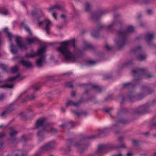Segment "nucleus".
<instances>
[{
	"mask_svg": "<svg viewBox=\"0 0 156 156\" xmlns=\"http://www.w3.org/2000/svg\"><path fill=\"white\" fill-rule=\"evenodd\" d=\"M61 46L57 48V51L62 54L66 60L74 61L75 56L71 53L68 47L70 45H71L75 48V45L74 40L70 41H64L60 43Z\"/></svg>",
	"mask_w": 156,
	"mask_h": 156,
	"instance_id": "nucleus-1",
	"label": "nucleus"
},
{
	"mask_svg": "<svg viewBox=\"0 0 156 156\" xmlns=\"http://www.w3.org/2000/svg\"><path fill=\"white\" fill-rule=\"evenodd\" d=\"M133 31V27L132 26H129L125 31L120 30L118 32V38L115 40V42L119 49H121L125 44L128 34Z\"/></svg>",
	"mask_w": 156,
	"mask_h": 156,
	"instance_id": "nucleus-2",
	"label": "nucleus"
},
{
	"mask_svg": "<svg viewBox=\"0 0 156 156\" xmlns=\"http://www.w3.org/2000/svg\"><path fill=\"white\" fill-rule=\"evenodd\" d=\"M21 37L20 36H16V37L15 42L16 45L21 50H27V45H31L33 44H37L40 43V41L36 37L31 38H27L26 40L27 41V44H25L22 43Z\"/></svg>",
	"mask_w": 156,
	"mask_h": 156,
	"instance_id": "nucleus-3",
	"label": "nucleus"
},
{
	"mask_svg": "<svg viewBox=\"0 0 156 156\" xmlns=\"http://www.w3.org/2000/svg\"><path fill=\"white\" fill-rule=\"evenodd\" d=\"M119 23H120L119 21H114L108 27L102 25H100L98 27V30L92 32L91 35L92 37H94L98 38L99 35V32L101 30L105 29L107 30H110L114 26Z\"/></svg>",
	"mask_w": 156,
	"mask_h": 156,
	"instance_id": "nucleus-4",
	"label": "nucleus"
},
{
	"mask_svg": "<svg viewBox=\"0 0 156 156\" xmlns=\"http://www.w3.org/2000/svg\"><path fill=\"white\" fill-rule=\"evenodd\" d=\"M109 147L105 144L98 145L97 150L94 153L90 154L89 156H102L107 152V150Z\"/></svg>",
	"mask_w": 156,
	"mask_h": 156,
	"instance_id": "nucleus-5",
	"label": "nucleus"
},
{
	"mask_svg": "<svg viewBox=\"0 0 156 156\" xmlns=\"http://www.w3.org/2000/svg\"><path fill=\"white\" fill-rule=\"evenodd\" d=\"M37 20L38 22L37 25L39 27L42 26H44V29L46 33L49 34V30L50 27L51 26V22L48 19H44L42 21H40L38 18H37Z\"/></svg>",
	"mask_w": 156,
	"mask_h": 156,
	"instance_id": "nucleus-6",
	"label": "nucleus"
},
{
	"mask_svg": "<svg viewBox=\"0 0 156 156\" xmlns=\"http://www.w3.org/2000/svg\"><path fill=\"white\" fill-rule=\"evenodd\" d=\"M56 144L54 141H50L41 147L40 148L41 152H44L49 151L55 148Z\"/></svg>",
	"mask_w": 156,
	"mask_h": 156,
	"instance_id": "nucleus-7",
	"label": "nucleus"
},
{
	"mask_svg": "<svg viewBox=\"0 0 156 156\" xmlns=\"http://www.w3.org/2000/svg\"><path fill=\"white\" fill-rule=\"evenodd\" d=\"M54 123H48L43 126V129L45 131L51 132L52 134H56L58 133L59 131L57 129L52 127L51 126L54 125Z\"/></svg>",
	"mask_w": 156,
	"mask_h": 156,
	"instance_id": "nucleus-8",
	"label": "nucleus"
},
{
	"mask_svg": "<svg viewBox=\"0 0 156 156\" xmlns=\"http://www.w3.org/2000/svg\"><path fill=\"white\" fill-rule=\"evenodd\" d=\"M144 97V96L142 94H140L138 95H135L133 92H130L128 95V98L129 101H132L141 100Z\"/></svg>",
	"mask_w": 156,
	"mask_h": 156,
	"instance_id": "nucleus-9",
	"label": "nucleus"
},
{
	"mask_svg": "<svg viewBox=\"0 0 156 156\" xmlns=\"http://www.w3.org/2000/svg\"><path fill=\"white\" fill-rule=\"evenodd\" d=\"M108 12L106 10H100L98 12L92 13L91 15L92 19L95 21L98 20L101 16Z\"/></svg>",
	"mask_w": 156,
	"mask_h": 156,
	"instance_id": "nucleus-10",
	"label": "nucleus"
},
{
	"mask_svg": "<svg viewBox=\"0 0 156 156\" xmlns=\"http://www.w3.org/2000/svg\"><path fill=\"white\" fill-rule=\"evenodd\" d=\"M110 131L109 129L105 128L103 129H99L98 133L95 135H92L87 138V139H91L98 138L102 135H105L108 134Z\"/></svg>",
	"mask_w": 156,
	"mask_h": 156,
	"instance_id": "nucleus-11",
	"label": "nucleus"
},
{
	"mask_svg": "<svg viewBox=\"0 0 156 156\" xmlns=\"http://www.w3.org/2000/svg\"><path fill=\"white\" fill-rule=\"evenodd\" d=\"M150 106H147V105H143L138 108H135L133 111V113L135 114L139 115L144 113L147 109Z\"/></svg>",
	"mask_w": 156,
	"mask_h": 156,
	"instance_id": "nucleus-12",
	"label": "nucleus"
},
{
	"mask_svg": "<svg viewBox=\"0 0 156 156\" xmlns=\"http://www.w3.org/2000/svg\"><path fill=\"white\" fill-rule=\"evenodd\" d=\"M73 146L79 148L80 150L81 153L82 151L87 148L88 145H86L85 142L82 140H80L79 142L75 143L73 144Z\"/></svg>",
	"mask_w": 156,
	"mask_h": 156,
	"instance_id": "nucleus-13",
	"label": "nucleus"
},
{
	"mask_svg": "<svg viewBox=\"0 0 156 156\" xmlns=\"http://www.w3.org/2000/svg\"><path fill=\"white\" fill-rule=\"evenodd\" d=\"M83 102H84V100L83 98L80 99L78 101L76 102H75L71 100H69L66 103V106L68 107L73 105L76 107H78Z\"/></svg>",
	"mask_w": 156,
	"mask_h": 156,
	"instance_id": "nucleus-14",
	"label": "nucleus"
},
{
	"mask_svg": "<svg viewBox=\"0 0 156 156\" xmlns=\"http://www.w3.org/2000/svg\"><path fill=\"white\" fill-rule=\"evenodd\" d=\"M45 58L44 56L42 55L40 56L37 59L36 62V65L39 68L42 67L43 64L46 62Z\"/></svg>",
	"mask_w": 156,
	"mask_h": 156,
	"instance_id": "nucleus-15",
	"label": "nucleus"
},
{
	"mask_svg": "<svg viewBox=\"0 0 156 156\" xmlns=\"http://www.w3.org/2000/svg\"><path fill=\"white\" fill-rule=\"evenodd\" d=\"M147 69H138L136 70H133L132 71V73L133 76L136 75H143L147 72Z\"/></svg>",
	"mask_w": 156,
	"mask_h": 156,
	"instance_id": "nucleus-16",
	"label": "nucleus"
},
{
	"mask_svg": "<svg viewBox=\"0 0 156 156\" xmlns=\"http://www.w3.org/2000/svg\"><path fill=\"white\" fill-rule=\"evenodd\" d=\"M83 51L88 49L93 50L94 49V47L91 44L85 41H83Z\"/></svg>",
	"mask_w": 156,
	"mask_h": 156,
	"instance_id": "nucleus-17",
	"label": "nucleus"
},
{
	"mask_svg": "<svg viewBox=\"0 0 156 156\" xmlns=\"http://www.w3.org/2000/svg\"><path fill=\"white\" fill-rule=\"evenodd\" d=\"M10 135L11 137V140L14 141L16 140L15 136L18 133V131L14 129L12 127H11L9 128Z\"/></svg>",
	"mask_w": 156,
	"mask_h": 156,
	"instance_id": "nucleus-18",
	"label": "nucleus"
},
{
	"mask_svg": "<svg viewBox=\"0 0 156 156\" xmlns=\"http://www.w3.org/2000/svg\"><path fill=\"white\" fill-rule=\"evenodd\" d=\"M154 34L153 33H147L145 36V38L147 42L150 44L151 41L154 39Z\"/></svg>",
	"mask_w": 156,
	"mask_h": 156,
	"instance_id": "nucleus-19",
	"label": "nucleus"
},
{
	"mask_svg": "<svg viewBox=\"0 0 156 156\" xmlns=\"http://www.w3.org/2000/svg\"><path fill=\"white\" fill-rule=\"evenodd\" d=\"M45 120L44 118H41L36 121L35 124V127L38 128L44 125Z\"/></svg>",
	"mask_w": 156,
	"mask_h": 156,
	"instance_id": "nucleus-20",
	"label": "nucleus"
},
{
	"mask_svg": "<svg viewBox=\"0 0 156 156\" xmlns=\"http://www.w3.org/2000/svg\"><path fill=\"white\" fill-rule=\"evenodd\" d=\"M44 130L43 128V129L38 130L37 132V136L39 137V140L40 142L44 140V138L43 137V135L44 134Z\"/></svg>",
	"mask_w": 156,
	"mask_h": 156,
	"instance_id": "nucleus-21",
	"label": "nucleus"
},
{
	"mask_svg": "<svg viewBox=\"0 0 156 156\" xmlns=\"http://www.w3.org/2000/svg\"><path fill=\"white\" fill-rule=\"evenodd\" d=\"M57 9L63 11H65V9L62 6L58 5H55L49 9V10L51 12L54 11V9Z\"/></svg>",
	"mask_w": 156,
	"mask_h": 156,
	"instance_id": "nucleus-22",
	"label": "nucleus"
},
{
	"mask_svg": "<svg viewBox=\"0 0 156 156\" xmlns=\"http://www.w3.org/2000/svg\"><path fill=\"white\" fill-rule=\"evenodd\" d=\"M46 51V48L44 47H42L41 48L37 50V53H35L37 55H40V56L42 55H44L45 57V55L44 53Z\"/></svg>",
	"mask_w": 156,
	"mask_h": 156,
	"instance_id": "nucleus-23",
	"label": "nucleus"
},
{
	"mask_svg": "<svg viewBox=\"0 0 156 156\" xmlns=\"http://www.w3.org/2000/svg\"><path fill=\"white\" fill-rule=\"evenodd\" d=\"M20 63L27 67H30L32 66V64L30 62L24 60L23 58H22L20 60Z\"/></svg>",
	"mask_w": 156,
	"mask_h": 156,
	"instance_id": "nucleus-24",
	"label": "nucleus"
},
{
	"mask_svg": "<svg viewBox=\"0 0 156 156\" xmlns=\"http://www.w3.org/2000/svg\"><path fill=\"white\" fill-rule=\"evenodd\" d=\"M73 122H70L66 124H62L60 126V127L62 128H64L65 127H67L68 129L71 128L73 125Z\"/></svg>",
	"mask_w": 156,
	"mask_h": 156,
	"instance_id": "nucleus-25",
	"label": "nucleus"
},
{
	"mask_svg": "<svg viewBox=\"0 0 156 156\" xmlns=\"http://www.w3.org/2000/svg\"><path fill=\"white\" fill-rule=\"evenodd\" d=\"M0 82H1L0 81ZM13 87L14 85L12 82L6 84L1 86H0V87H1L2 88H8L10 89L12 88Z\"/></svg>",
	"mask_w": 156,
	"mask_h": 156,
	"instance_id": "nucleus-26",
	"label": "nucleus"
},
{
	"mask_svg": "<svg viewBox=\"0 0 156 156\" xmlns=\"http://www.w3.org/2000/svg\"><path fill=\"white\" fill-rule=\"evenodd\" d=\"M127 110L126 109L121 110L118 112L117 114V116L118 118H119L120 117L123 116L127 112Z\"/></svg>",
	"mask_w": 156,
	"mask_h": 156,
	"instance_id": "nucleus-27",
	"label": "nucleus"
},
{
	"mask_svg": "<svg viewBox=\"0 0 156 156\" xmlns=\"http://www.w3.org/2000/svg\"><path fill=\"white\" fill-rule=\"evenodd\" d=\"M21 26L29 33L30 35L32 34V33L30 31V28L27 26L24 22H22L21 24Z\"/></svg>",
	"mask_w": 156,
	"mask_h": 156,
	"instance_id": "nucleus-28",
	"label": "nucleus"
},
{
	"mask_svg": "<svg viewBox=\"0 0 156 156\" xmlns=\"http://www.w3.org/2000/svg\"><path fill=\"white\" fill-rule=\"evenodd\" d=\"M147 55L144 54H140L138 55L137 58V59L140 61H143L146 59Z\"/></svg>",
	"mask_w": 156,
	"mask_h": 156,
	"instance_id": "nucleus-29",
	"label": "nucleus"
},
{
	"mask_svg": "<svg viewBox=\"0 0 156 156\" xmlns=\"http://www.w3.org/2000/svg\"><path fill=\"white\" fill-rule=\"evenodd\" d=\"M72 140L70 139H69L68 140V145L67 146L66 150H64V151L66 152V154H68L69 153V152L70 150L69 149V145H70L72 143Z\"/></svg>",
	"mask_w": 156,
	"mask_h": 156,
	"instance_id": "nucleus-30",
	"label": "nucleus"
},
{
	"mask_svg": "<svg viewBox=\"0 0 156 156\" xmlns=\"http://www.w3.org/2000/svg\"><path fill=\"white\" fill-rule=\"evenodd\" d=\"M91 86L96 91L101 93L102 91V89L101 87L98 85L96 84H93Z\"/></svg>",
	"mask_w": 156,
	"mask_h": 156,
	"instance_id": "nucleus-31",
	"label": "nucleus"
},
{
	"mask_svg": "<svg viewBox=\"0 0 156 156\" xmlns=\"http://www.w3.org/2000/svg\"><path fill=\"white\" fill-rule=\"evenodd\" d=\"M16 46L14 45L12 43L10 45L11 51L13 54H16L17 52V50L16 49Z\"/></svg>",
	"mask_w": 156,
	"mask_h": 156,
	"instance_id": "nucleus-32",
	"label": "nucleus"
},
{
	"mask_svg": "<svg viewBox=\"0 0 156 156\" xmlns=\"http://www.w3.org/2000/svg\"><path fill=\"white\" fill-rule=\"evenodd\" d=\"M36 56V54L35 53H27L25 55V57L26 58H30L34 57Z\"/></svg>",
	"mask_w": 156,
	"mask_h": 156,
	"instance_id": "nucleus-33",
	"label": "nucleus"
},
{
	"mask_svg": "<svg viewBox=\"0 0 156 156\" xmlns=\"http://www.w3.org/2000/svg\"><path fill=\"white\" fill-rule=\"evenodd\" d=\"M27 153L22 151H20L16 154V156H26Z\"/></svg>",
	"mask_w": 156,
	"mask_h": 156,
	"instance_id": "nucleus-34",
	"label": "nucleus"
},
{
	"mask_svg": "<svg viewBox=\"0 0 156 156\" xmlns=\"http://www.w3.org/2000/svg\"><path fill=\"white\" fill-rule=\"evenodd\" d=\"M142 88L143 90H144V89L146 90L147 91L148 94H151L154 91L153 90L145 86H143L142 87Z\"/></svg>",
	"mask_w": 156,
	"mask_h": 156,
	"instance_id": "nucleus-35",
	"label": "nucleus"
},
{
	"mask_svg": "<svg viewBox=\"0 0 156 156\" xmlns=\"http://www.w3.org/2000/svg\"><path fill=\"white\" fill-rule=\"evenodd\" d=\"M20 76V74H18L16 76L13 77H11L8 78L7 80V81H15L17 78L19 77Z\"/></svg>",
	"mask_w": 156,
	"mask_h": 156,
	"instance_id": "nucleus-36",
	"label": "nucleus"
},
{
	"mask_svg": "<svg viewBox=\"0 0 156 156\" xmlns=\"http://www.w3.org/2000/svg\"><path fill=\"white\" fill-rule=\"evenodd\" d=\"M18 70V67L17 66H14L11 68V72L13 73H16Z\"/></svg>",
	"mask_w": 156,
	"mask_h": 156,
	"instance_id": "nucleus-37",
	"label": "nucleus"
},
{
	"mask_svg": "<svg viewBox=\"0 0 156 156\" xmlns=\"http://www.w3.org/2000/svg\"><path fill=\"white\" fill-rule=\"evenodd\" d=\"M6 109L9 113L14 110V108L13 105V104L10 105L7 107Z\"/></svg>",
	"mask_w": 156,
	"mask_h": 156,
	"instance_id": "nucleus-38",
	"label": "nucleus"
},
{
	"mask_svg": "<svg viewBox=\"0 0 156 156\" xmlns=\"http://www.w3.org/2000/svg\"><path fill=\"white\" fill-rule=\"evenodd\" d=\"M128 122V120L124 119H119L117 121V122L118 123H121L122 124H126Z\"/></svg>",
	"mask_w": 156,
	"mask_h": 156,
	"instance_id": "nucleus-39",
	"label": "nucleus"
},
{
	"mask_svg": "<svg viewBox=\"0 0 156 156\" xmlns=\"http://www.w3.org/2000/svg\"><path fill=\"white\" fill-rule=\"evenodd\" d=\"M141 47L140 46H138L135 49L132 50V51L134 53H140L141 51Z\"/></svg>",
	"mask_w": 156,
	"mask_h": 156,
	"instance_id": "nucleus-40",
	"label": "nucleus"
},
{
	"mask_svg": "<svg viewBox=\"0 0 156 156\" xmlns=\"http://www.w3.org/2000/svg\"><path fill=\"white\" fill-rule=\"evenodd\" d=\"M91 7L90 4L88 2H87L85 6L86 11L88 12H89L91 9Z\"/></svg>",
	"mask_w": 156,
	"mask_h": 156,
	"instance_id": "nucleus-41",
	"label": "nucleus"
},
{
	"mask_svg": "<svg viewBox=\"0 0 156 156\" xmlns=\"http://www.w3.org/2000/svg\"><path fill=\"white\" fill-rule=\"evenodd\" d=\"M65 86L72 88L73 87V83L72 82H69L66 83H65Z\"/></svg>",
	"mask_w": 156,
	"mask_h": 156,
	"instance_id": "nucleus-42",
	"label": "nucleus"
},
{
	"mask_svg": "<svg viewBox=\"0 0 156 156\" xmlns=\"http://www.w3.org/2000/svg\"><path fill=\"white\" fill-rule=\"evenodd\" d=\"M123 87L126 88H129L130 87L133 88L134 86L130 83H127L123 84Z\"/></svg>",
	"mask_w": 156,
	"mask_h": 156,
	"instance_id": "nucleus-43",
	"label": "nucleus"
},
{
	"mask_svg": "<svg viewBox=\"0 0 156 156\" xmlns=\"http://www.w3.org/2000/svg\"><path fill=\"white\" fill-rule=\"evenodd\" d=\"M114 148L118 149L120 148H126V147L125 144L124 143H122L121 144L120 146H114Z\"/></svg>",
	"mask_w": 156,
	"mask_h": 156,
	"instance_id": "nucleus-44",
	"label": "nucleus"
},
{
	"mask_svg": "<svg viewBox=\"0 0 156 156\" xmlns=\"http://www.w3.org/2000/svg\"><path fill=\"white\" fill-rule=\"evenodd\" d=\"M0 68L5 71H6L7 67L5 65L2 64H0Z\"/></svg>",
	"mask_w": 156,
	"mask_h": 156,
	"instance_id": "nucleus-45",
	"label": "nucleus"
},
{
	"mask_svg": "<svg viewBox=\"0 0 156 156\" xmlns=\"http://www.w3.org/2000/svg\"><path fill=\"white\" fill-rule=\"evenodd\" d=\"M36 97V96L35 95L31 94L30 95L27 96V98L30 100H32L34 99Z\"/></svg>",
	"mask_w": 156,
	"mask_h": 156,
	"instance_id": "nucleus-46",
	"label": "nucleus"
},
{
	"mask_svg": "<svg viewBox=\"0 0 156 156\" xmlns=\"http://www.w3.org/2000/svg\"><path fill=\"white\" fill-rule=\"evenodd\" d=\"M9 113V112H8L7 109H6L5 111H4L1 113V117H4L7 115Z\"/></svg>",
	"mask_w": 156,
	"mask_h": 156,
	"instance_id": "nucleus-47",
	"label": "nucleus"
},
{
	"mask_svg": "<svg viewBox=\"0 0 156 156\" xmlns=\"http://www.w3.org/2000/svg\"><path fill=\"white\" fill-rule=\"evenodd\" d=\"M39 14V12L37 10H34L31 12V15L33 16H34Z\"/></svg>",
	"mask_w": 156,
	"mask_h": 156,
	"instance_id": "nucleus-48",
	"label": "nucleus"
},
{
	"mask_svg": "<svg viewBox=\"0 0 156 156\" xmlns=\"http://www.w3.org/2000/svg\"><path fill=\"white\" fill-rule=\"evenodd\" d=\"M7 34V36L8 38L9 39V40L10 42H12V35L11 33H10L8 32Z\"/></svg>",
	"mask_w": 156,
	"mask_h": 156,
	"instance_id": "nucleus-49",
	"label": "nucleus"
},
{
	"mask_svg": "<svg viewBox=\"0 0 156 156\" xmlns=\"http://www.w3.org/2000/svg\"><path fill=\"white\" fill-rule=\"evenodd\" d=\"M27 139L25 135H23L21 136V140L23 142H26Z\"/></svg>",
	"mask_w": 156,
	"mask_h": 156,
	"instance_id": "nucleus-50",
	"label": "nucleus"
},
{
	"mask_svg": "<svg viewBox=\"0 0 156 156\" xmlns=\"http://www.w3.org/2000/svg\"><path fill=\"white\" fill-rule=\"evenodd\" d=\"M73 112L76 114L77 115L78 117H80L82 116L81 112H79L77 111H73Z\"/></svg>",
	"mask_w": 156,
	"mask_h": 156,
	"instance_id": "nucleus-51",
	"label": "nucleus"
},
{
	"mask_svg": "<svg viewBox=\"0 0 156 156\" xmlns=\"http://www.w3.org/2000/svg\"><path fill=\"white\" fill-rule=\"evenodd\" d=\"M133 145L134 146H137L138 145V142L137 140H133L132 141Z\"/></svg>",
	"mask_w": 156,
	"mask_h": 156,
	"instance_id": "nucleus-52",
	"label": "nucleus"
},
{
	"mask_svg": "<svg viewBox=\"0 0 156 156\" xmlns=\"http://www.w3.org/2000/svg\"><path fill=\"white\" fill-rule=\"evenodd\" d=\"M33 88L34 90H39V87L37 85H34L33 86Z\"/></svg>",
	"mask_w": 156,
	"mask_h": 156,
	"instance_id": "nucleus-53",
	"label": "nucleus"
},
{
	"mask_svg": "<svg viewBox=\"0 0 156 156\" xmlns=\"http://www.w3.org/2000/svg\"><path fill=\"white\" fill-rule=\"evenodd\" d=\"M0 14H2L4 15H7L8 14V11L5 10L4 11H1L0 10Z\"/></svg>",
	"mask_w": 156,
	"mask_h": 156,
	"instance_id": "nucleus-54",
	"label": "nucleus"
},
{
	"mask_svg": "<svg viewBox=\"0 0 156 156\" xmlns=\"http://www.w3.org/2000/svg\"><path fill=\"white\" fill-rule=\"evenodd\" d=\"M105 48L108 50H110L112 49L111 47L107 44H106Z\"/></svg>",
	"mask_w": 156,
	"mask_h": 156,
	"instance_id": "nucleus-55",
	"label": "nucleus"
},
{
	"mask_svg": "<svg viewBox=\"0 0 156 156\" xmlns=\"http://www.w3.org/2000/svg\"><path fill=\"white\" fill-rule=\"evenodd\" d=\"M112 108H105L104 109V111L106 112H109L112 109Z\"/></svg>",
	"mask_w": 156,
	"mask_h": 156,
	"instance_id": "nucleus-56",
	"label": "nucleus"
},
{
	"mask_svg": "<svg viewBox=\"0 0 156 156\" xmlns=\"http://www.w3.org/2000/svg\"><path fill=\"white\" fill-rule=\"evenodd\" d=\"M154 77V76L151 74H147L146 75L145 77L146 78H150Z\"/></svg>",
	"mask_w": 156,
	"mask_h": 156,
	"instance_id": "nucleus-57",
	"label": "nucleus"
},
{
	"mask_svg": "<svg viewBox=\"0 0 156 156\" xmlns=\"http://www.w3.org/2000/svg\"><path fill=\"white\" fill-rule=\"evenodd\" d=\"M63 19V20L65 22L66 21V16L64 14H62L60 16Z\"/></svg>",
	"mask_w": 156,
	"mask_h": 156,
	"instance_id": "nucleus-58",
	"label": "nucleus"
},
{
	"mask_svg": "<svg viewBox=\"0 0 156 156\" xmlns=\"http://www.w3.org/2000/svg\"><path fill=\"white\" fill-rule=\"evenodd\" d=\"M20 116L23 118H24L26 116V115L23 112H22L20 114Z\"/></svg>",
	"mask_w": 156,
	"mask_h": 156,
	"instance_id": "nucleus-59",
	"label": "nucleus"
},
{
	"mask_svg": "<svg viewBox=\"0 0 156 156\" xmlns=\"http://www.w3.org/2000/svg\"><path fill=\"white\" fill-rule=\"evenodd\" d=\"M88 62L91 65H93L95 64L96 63V62L93 60L89 61Z\"/></svg>",
	"mask_w": 156,
	"mask_h": 156,
	"instance_id": "nucleus-60",
	"label": "nucleus"
},
{
	"mask_svg": "<svg viewBox=\"0 0 156 156\" xmlns=\"http://www.w3.org/2000/svg\"><path fill=\"white\" fill-rule=\"evenodd\" d=\"M5 136V134L4 133L2 132L0 133V138H1L4 137Z\"/></svg>",
	"mask_w": 156,
	"mask_h": 156,
	"instance_id": "nucleus-61",
	"label": "nucleus"
},
{
	"mask_svg": "<svg viewBox=\"0 0 156 156\" xmlns=\"http://www.w3.org/2000/svg\"><path fill=\"white\" fill-rule=\"evenodd\" d=\"M82 115H86L87 114V113L85 111H83L81 112Z\"/></svg>",
	"mask_w": 156,
	"mask_h": 156,
	"instance_id": "nucleus-62",
	"label": "nucleus"
},
{
	"mask_svg": "<svg viewBox=\"0 0 156 156\" xmlns=\"http://www.w3.org/2000/svg\"><path fill=\"white\" fill-rule=\"evenodd\" d=\"M41 152H37L36 153L34 156H41Z\"/></svg>",
	"mask_w": 156,
	"mask_h": 156,
	"instance_id": "nucleus-63",
	"label": "nucleus"
},
{
	"mask_svg": "<svg viewBox=\"0 0 156 156\" xmlns=\"http://www.w3.org/2000/svg\"><path fill=\"white\" fill-rule=\"evenodd\" d=\"M126 156H133V154L132 152H128L126 154Z\"/></svg>",
	"mask_w": 156,
	"mask_h": 156,
	"instance_id": "nucleus-64",
	"label": "nucleus"
}]
</instances>
